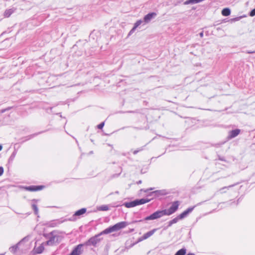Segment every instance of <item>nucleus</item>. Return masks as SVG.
Instances as JSON below:
<instances>
[{
  "mask_svg": "<svg viewBox=\"0 0 255 255\" xmlns=\"http://www.w3.org/2000/svg\"><path fill=\"white\" fill-rule=\"evenodd\" d=\"M148 200L144 199H141L140 200H136L137 205L145 204L148 202Z\"/></svg>",
  "mask_w": 255,
  "mask_h": 255,
  "instance_id": "6ab92c4d",
  "label": "nucleus"
},
{
  "mask_svg": "<svg viewBox=\"0 0 255 255\" xmlns=\"http://www.w3.org/2000/svg\"><path fill=\"white\" fill-rule=\"evenodd\" d=\"M142 21L141 20H137L135 23H134V27H135V28L136 29L139 25H140L141 23H142Z\"/></svg>",
  "mask_w": 255,
  "mask_h": 255,
  "instance_id": "412c9836",
  "label": "nucleus"
},
{
  "mask_svg": "<svg viewBox=\"0 0 255 255\" xmlns=\"http://www.w3.org/2000/svg\"><path fill=\"white\" fill-rule=\"evenodd\" d=\"M156 230H157L156 229H154L146 233L145 234H144L143 235V239H147V238L151 237L152 235H153L154 234V233L156 232Z\"/></svg>",
  "mask_w": 255,
  "mask_h": 255,
  "instance_id": "9b49d317",
  "label": "nucleus"
},
{
  "mask_svg": "<svg viewBox=\"0 0 255 255\" xmlns=\"http://www.w3.org/2000/svg\"><path fill=\"white\" fill-rule=\"evenodd\" d=\"M0 255H3V254H0Z\"/></svg>",
  "mask_w": 255,
  "mask_h": 255,
  "instance_id": "c9c22d12",
  "label": "nucleus"
},
{
  "mask_svg": "<svg viewBox=\"0 0 255 255\" xmlns=\"http://www.w3.org/2000/svg\"><path fill=\"white\" fill-rule=\"evenodd\" d=\"M100 209L102 211H107L109 210V207L107 205H103L100 207Z\"/></svg>",
  "mask_w": 255,
  "mask_h": 255,
  "instance_id": "4be33fe9",
  "label": "nucleus"
},
{
  "mask_svg": "<svg viewBox=\"0 0 255 255\" xmlns=\"http://www.w3.org/2000/svg\"><path fill=\"white\" fill-rule=\"evenodd\" d=\"M115 230L114 229V228L113 226L112 227H109L106 229H105V230H104L102 233L101 234H109V233H112V232H115Z\"/></svg>",
  "mask_w": 255,
  "mask_h": 255,
  "instance_id": "ddd939ff",
  "label": "nucleus"
},
{
  "mask_svg": "<svg viewBox=\"0 0 255 255\" xmlns=\"http://www.w3.org/2000/svg\"><path fill=\"white\" fill-rule=\"evenodd\" d=\"M155 15L156 13L154 12H152L146 14L144 17V21L145 23H148L155 16Z\"/></svg>",
  "mask_w": 255,
  "mask_h": 255,
  "instance_id": "0eeeda50",
  "label": "nucleus"
},
{
  "mask_svg": "<svg viewBox=\"0 0 255 255\" xmlns=\"http://www.w3.org/2000/svg\"><path fill=\"white\" fill-rule=\"evenodd\" d=\"M186 253V250L185 249H181L179 250L175 255H185Z\"/></svg>",
  "mask_w": 255,
  "mask_h": 255,
  "instance_id": "a211bd4d",
  "label": "nucleus"
},
{
  "mask_svg": "<svg viewBox=\"0 0 255 255\" xmlns=\"http://www.w3.org/2000/svg\"><path fill=\"white\" fill-rule=\"evenodd\" d=\"M138 151L135 150L133 151V154H135Z\"/></svg>",
  "mask_w": 255,
  "mask_h": 255,
  "instance_id": "2f4dec72",
  "label": "nucleus"
},
{
  "mask_svg": "<svg viewBox=\"0 0 255 255\" xmlns=\"http://www.w3.org/2000/svg\"><path fill=\"white\" fill-rule=\"evenodd\" d=\"M179 203L178 201H175L172 203L169 209L163 210L165 215L169 216L175 212L178 208Z\"/></svg>",
  "mask_w": 255,
  "mask_h": 255,
  "instance_id": "f257e3e1",
  "label": "nucleus"
},
{
  "mask_svg": "<svg viewBox=\"0 0 255 255\" xmlns=\"http://www.w3.org/2000/svg\"><path fill=\"white\" fill-rule=\"evenodd\" d=\"M195 208V206L189 208L186 210L184 211L183 213H182L181 214H180L178 217L180 218V219H182L185 217H186L188 214L190 213H191Z\"/></svg>",
  "mask_w": 255,
  "mask_h": 255,
  "instance_id": "423d86ee",
  "label": "nucleus"
},
{
  "mask_svg": "<svg viewBox=\"0 0 255 255\" xmlns=\"http://www.w3.org/2000/svg\"><path fill=\"white\" fill-rule=\"evenodd\" d=\"M44 247L42 245H41L39 247L35 249V252L37 254H41L44 250Z\"/></svg>",
  "mask_w": 255,
  "mask_h": 255,
  "instance_id": "f3484780",
  "label": "nucleus"
},
{
  "mask_svg": "<svg viewBox=\"0 0 255 255\" xmlns=\"http://www.w3.org/2000/svg\"><path fill=\"white\" fill-rule=\"evenodd\" d=\"M250 15L252 17L255 15V8L250 12Z\"/></svg>",
  "mask_w": 255,
  "mask_h": 255,
  "instance_id": "b1692460",
  "label": "nucleus"
},
{
  "mask_svg": "<svg viewBox=\"0 0 255 255\" xmlns=\"http://www.w3.org/2000/svg\"><path fill=\"white\" fill-rule=\"evenodd\" d=\"M135 27H133V28L130 30V31H129V34H129V35L131 34L132 33H133V32L135 31Z\"/></svg>",
  "mask_w": 255,
  "mask_h": 255,
  "instance_id": "a878e982",
  "label": "nucleus"
},
{
  "mask_svg": "<svg viewBox=\"0 0 255 255\" xmlns=\"http://www.w3.org/2000/svg\"><path fill=\"white\" fill-rule=\"evenodd\" d=\"M200 36L201 37H203V35H204V33H203V32H201L199 34Z\"/></svg>",
  "mask_w": 255,
  "mask_h": 255,
  "instance_id": "c85d7f7f",
  "label": "nucleus"
},
{
  "mask_svg": "<svg viewBox=\"0 0 255 255\" xmlns=\"http://www.w3.org/2000/svg\"><path fill=\"white\" fill-rule=\"evenodd\" d=\"M51 243V241H48L46 243H47V245H50Z\"/></svg>",
  "mask_w": 255,
  "mask_h": 255,
  "instance_id": "7c9ffc66",
  "label": "nucleus"
},
{
  "mask_svg": "<svg viewBox=\"0 0 255 255\" xmlns=\"http://www.w3.org/2000/svg\"><path fill=\"white\" fill-rule=\"evenodd\" d=\"M128 223L126 222H121L118 223L113 226L115 231H118L121 229L124 228L128 225Z\"/></svg>",
  "mask_w": 255,
  "mask_h": 255,
  "instance_id": "39448f33",
  "label": "nucleus"
},
{
  "mask_svg": "<svg viewBox=\"0 0 255 255\" xmlns=\"http://www.w3.org/2000/svg\"><path fill=\"white\" fill-rule=\"evenodd\" d=\"M104 124H105L104 122L101 123L100 124L98 125V128L99 129H102L103 128V127L104 126Z\"/></svg>",
  "mask_w": 255,
  "mask_h": 255,
  "instance_id": "393cba45",
  "label": "nucleus"
},
{
  "mask_svg": "<svg viewBox=\"0 0 255 255\" xmlns=\"http://www.w3.org/2000/svg\"><path fill=\"white\" fill-rule=\"evenodd\" d=\"M248 53H254V52H253V51H249L248 52Z\"/></svg>",
  "mask_w": 255,
  "mask_h": 255,
  "instance_id": "473e14b6",
  "label": "nucleus"
},
{
  "mask_svg": "<svg viewBox=\"0 0 255 255\" xmlns=\"http://www.w3.org/2000/svg\"><path fill=\"white\" fill-rule=\"evenodd\" d=\"M17 248H18V246L17 245H15V246L10 247L9 248V250L11 252L14 253L16 252Z\"/></svg>",
  "mask_w": 255,
  "mask_h": 255,
  "instance_id": "aec40b11",
  "label": "nucleus"
},
{
  "mask_svg": "<svg viewBox=\"0 0 255 255\" xmlns=\"http://www.w3.org/2000/svg\"><path fill=\"white\" fill-rule=\"evenodd\" d=\"M240 132L241 130L239 129H236L229 131L228 138L230 139L236 137L240 134Z\"/></svg>",
  "mask_w": 255,
  "mask_h": 255,
  "instance_id": "20e7f679",
  "label": "nucleus"
},
{
  "mask_svg": "<svg viewBox=\"0 0 255 255\" xmlns=\"http://www.w3.org/2000/svg\"><path fill=\"white\" fill-rule=\"evenodd\" d=\"M32 206V208L34 210L35 214H37L38 212V208L36 206V205L35 204H33Z\"/></svg>",
  "mask_w": 255,
  "mask_h": 255,
  "instance_id": "5701e85b",
  "label": "nucleus"
},
{
  "mask_svg": "<svg viewBox=\"0 0 255 255\" xmlns=\"http://www.w3.org/2000/svg\"><path fill=\"white\" fill-rule=\"evenodd\" d=\"M2 148V146L1 145H0V151L1 150Z\"/></svg>",
  "mask_w": 255,
  "mask_h": 255,
  "instance_id": "72a5a7b5",
  "label": "nucleus"
},
{
  "mask_svg": "<svg viewBox=\"0 0 255 255\" xmlns=\"http://www.w3.org/2000/svg\"><path fill=\"white\" fill-rule=\"evenodd\" d=\"M180 219V218H179V217H177L175 218H174L173 220L170 221L169 222H168V227H170L173 224H175L176 223L178 220Z\"/></svg>",
  "mask_w": 255,
  "mask_h": 255,
  "instance_id": "dca6fc26",
  "label": "nucleus"
},
{
  "mask_svg": "<svg viewBox=\"0 0 255 255\" xmlns=\"http://www.w3.org/2000/svg\"><path fill=\"white\" fill-rule=\"evenodd\" d=\"M100 242V240L98 237L91 238L88 241L89 244L93 246H95L97 243Z\"/></svg>",
  "mask_w": 255,
  "mask_h": 255,
  "instance_id": "9d476101",
  "label": "nucleus"
},
{
  "mask_svg": "<svg viewBox=\"0 0 255 255\" xmlns=\"http://www.w3.org/2000/svg\"><path fill=\"white\" fill-rule=\"evenodd\" d=\"M124 205L127 208H132L133 207H135L137 205V203L136 202V200L130 202H127L125 203L124 204Z\"/></svg>",
  "mask_w": 255,
  "mask_h": 255,
  "instance_id": "1a4fd4ad",
  "label": "nucleus"
},
{
  "mask_svg": "<svg viewBox=\"0 0 255 255\" xmlns=\"http://www.w3.org/2000/svg\"><path fill=\"white\" fill-rule=\"evenodd\" d=\"M151 190H152V188H150V189H147V191Z\"/></svg>",
  "mask_w": 255,
  "mask_h": 255,
  "instance_id": "f704fd0d",
  "label": "nucleus"
},
{
  "mask_svg": "<svg viewBox=\"0 0 255 255\" xmlns=\"http://www.w3.org/2000/svg\"><path fill=\"white\" fill-rule=\"evenodd\" d=\"M3 173V168L2 167H0V176H1Z\"/></svg>",
  "mask_w": 255,
  "mask_h": 255,
  "instance_id": "bb28decb",
  "label": "nucleus"
},
{
  "mask_svg": "<svg viewBox=\"0 0 255 255\" xmlns=\"http://www.w3.org/2000/svg\"><path fill=\"white\" fill-rule=\"evenodd\" d=\"M43 187L42 186H31L26 187V189L30 191H35L41 190Z\"/></svg>",
  "mask_w": 255,
  "mask_h": 255,
  "instance_id": "6e6552de",
  "label": "nucleus"
},
{
  "mask_svg": "<svg viewBox=\"0 0 255 255\" xmlns=\"http://www.w3.org/2000/svg\"><path fill=\"white\" fill-rule=\"evenodd\" d=\"M231 13V10L228 8H224L222 11V14L224 16H229Z\"/></svg>",
  "mask_w": 255,
  "mask_h": 255,
  "instance_id": "4468645a",
  "label": "nucleus"
},
{
  "mask_svg": "<svg viewBox=\"0 0 255 255\" xmlns=\"http://www.w3.org/2000/svg\"><path fill=\"white\" fill-rule=\"evenodd\" d=\"M86 212V208H82V209H81L79 210H78L77 211H76L74 214V215L75 216H80V215H82L83 214H84V213H85Z\"/></svg>",
  "mask_w": 255,
  "mask_h": 255,
  "instance_id": "2eb2a0df",
  "label": "nucleus"
},
{
  "mask_svg": "<svg viewBox=\"0 0 255 255\" xmlns=\"http://www.w3.org/2000/svg\"><path fill=\"white\" fill-rule=\"evenodd\" d=\"M145 240V239H143V236H142L141 237H140V238H139L138 239V242H141V241H143V240Z\"/></svg>",
  "mask_w": 255,
  "mask_h": 255,
  "instance_id": "cd10ccee",
  "label": "nucleus"
},
{
  "mask_svg": "<svg viewBox=\"0 0 255 255\" xmlns=\"http://www.w3.org/2000/svg\"><path fill=\"white\" fill-rule=\"evenodd\" d=\"M15 11L14 8H10L8 9H6L4 12V16L5 17H9L11 14Z\"/></svg>",
  "mask_w": 255,
  "mask_h": 255,
  "instance_id": "f8f14e48",
  "label": "nucleus"
},
{
  "mask_svg": "<svg viewBox=\"0 0 255 255\" xmlns=\"http://www.w3.org/2000/svg\"><path fill=\"white\" fill-rule=\"evenodd\" d=\"M162 192V191H155L153 192V193L155 194H157V193H160Z\"/></svg>",
  "mask_w": 255,
  "mask_h": 255,
  "instance_id": "c756f323",
  "label": "nucleus"
},
{
  "mask_svg": "<svg viewBox=\"0 0 255 255\" xmlns=\"http://www.w3.org/2000/svg\"><path fill=\"white\" fill-rule=\"evenodd\" d=\"M83 245L80 244L78 245L70 254V255H80L82 252Z\"/></svg>",
  "mask_w": 255,
  "mask_h": 255,
  "instance_id": "7ed1b4c3",
  "label": "nucleus"
},
{
  "mask_svg": "<svg viewBox=\"0 0 255 255\" xmlns=\"http://www.w3.org/2000/svg\"><path fill=\"white\" fill-rule=\"evenodd\" d=\"M164 215L165 214L163 210H158L145 218L144 220H153L160 218Z\"/></svg>",
  "mask_w": 255,
  "mask_h": 255,
  "instance_id": "f03ea898",
  "label": "nucleus"
}]
</instances>
